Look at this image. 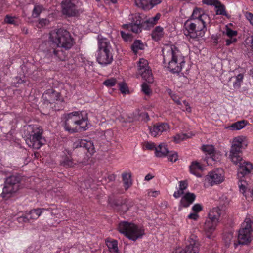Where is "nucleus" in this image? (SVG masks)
Instances as JSON below:
<instances>
[{
	"instance_id": "nucleus-29",
	"label": "nucleus",
	"mask_w": 253,
	"mask_h": 253,
	"mask_svg": "<svg viewBox=\"0 0 253 253\" xmlns=\"http://www.w3.org/2000/svg\"><path fill=\"white\" fill-rule=\"evenodd\" d=\"M164 29L158 26L156 27L152 33V38L155 41H159L164 35Z\"/></svg>"
},
{
	"instance_id": "nucleus-20",
	"label": "nucleus",
	"mask_w": 253,
	"mask_h": 253,
	"mask_svg": "<svg viewBox=\"0 0 253 253\" xmlns=\"http://www.w3.org/2000/svg\"><path fill=\"white\" fill-rule=\"evenodd\" d=\"M60 93L55 91L53 89H49L46 90L42 96V98L45 102L53 103L55 101L60 100Z\"/></svg>"
},
{
	"instance_id": "nucleus-2",
	"label": "nucleus",
	"mask_w": 253,
	"mask_h": 253,
	"mask_svg": "<svg viewBox=\"0 0 253 253\" xmlns=\"http://www.w3.org/2000/svg\"><path fill=\"white\" fill-rule=\"evenodd\" d=\"M162 52L165 67L174 74L180 72L185 61L184 56L179 49L172 45L164 48Z\"/></svg>"
},
{
	"instance_id": "nucleus-37",
	"label": "nucleus",
	"mask_w": 253,
	"mask_h": 253,
	"mask_svg": "<svg viewBox=\"0 0 253 253\" xmlns=\"http://www.w3.org/2000/svg\"><path fill=\"white\" fill-rule=\"evenodd\" d=\"M61 165L65 167H72L75 165V163L70 157L66 156L62 161Z\"/></svg>"
},
{
	"instance_id": "nucleus-12",
	"label": "nucleus",
	"mask_w": 253,
	"mask_h": 253,
	"mask_svg": "<svg viewBox=\"0 0 253 253\" xmlns=\"http://www.w3.org/2000/svg\"><path fill=\"white\" fill-rule=\"evenodd\" d=\"M200 246L198 237L192 234L188 239L185 248L183 249L178 248L176 249L175 253H199Z\"/></svg>"
},
{
	"instance_id": "nucleus-56",
	"label": "nucleus",
	"mask_w": 253,
	"mask_h": 253,
	"mask_svg": "<svg viewBox=\"0 0 253 253\" xmlns=\"http://www.w3.org/2000/svg\"><path fill=\"white\" fill-rule=\"evenodd\" d=\"M49 21L47 19H41L39 20V24L43 27L48 25Z\"/></svg>"
},
{
	"instance_id": "nucleus-64",
	"label": "nucleus",
	"mask_w": 253,
	"mask_h": 253,
	"mask_svg": "<svg viewBox=\"0 0 253 253\" xmlns=\"http://www.w3.org/2000/svg\"><path fill=\"white\" fill-rule=\"evenodd\" d=\"M153 177L151 174H148L145 176V180H147V181H149V180H151V179H152Z\"/></svg>"
},
{
	"instance_id": "nucleus-10",
	"label": "nucleus",
	"mask_w": 253,
	"mask_h": 253,
	"mask_svg": "<svg viewBox=\"0 0 253 253\" xmlns=\"http://www.w3.org/2000/svg\"><path fill=\"white\" fill-rule=\"evenodd\" d=\"M253 239V221L246 219L239 230L238 240L239 244L248 245Z\"/></svg>"
},
{
	"instance_id": "nucleus-16",
	"label": "nucleus",
	"mask_w": 253,
	"mask_h": 253,
	"mask_svg": "<svg viewBox=\"0 0 253 253\" xmlns=\"http://www.w3.org/2000/svg\"><path fill=\"white\" fill-rule=\"evenodd\" d=\"M75 0H64L61 3L62 11L64 15L69 17L76 16L79 11L75 3Z\"/></svg>"
},
{
	"instance_id": "nucleus-58",
	"label": "nucleus",
	"mask_w": 253,
	"mask_h": 253,
	"mask_svg": "<svg viewBox=\"0 0 253 253\" xmlns=\"http://www.w3.org/2000/svg\"><path fill=\"white\" fill-rule=\"evenodd\" d=\"M162 1L161 0H149V5L151 6V9L155 5L160 4Z\"/></svg>"
},
{
	"instance_id": "nucleus-59",
	"label": "nucleus",
	"mask_w": 253,
	"mask_h": 253,
	"mask_svg": "<svg viewBox=\"0 0 253 253\" xmlns=\"http://www.w3.org/2000/svg\"><path fill=\"white\" fill-rule=\"evenodd\" d=\"M188 218L189 219H193L194 220H197L198 219V218H199V215L196 212L191 213L188 215Z\"/></svg>"
},
{
	"instance_id": "nucleus-6",
	"label": "nucleus",
	"mask_w": 253,
	"mask_h": 253,
	"mask_svg": "<svg viewBox=\"0 0 253 253\" xmlns=\"http://www.w3.org/2000/svg\"><path fill=\"white\" fill-rule=\"evenodd\" d=\"M223 211L218 207L213 208L208 214L204 227L205 234L208 238L213 239L214 237L213 233L219 222V218Z\"/></svg>"
},
{
	"instance_id": "nucleus-26",
	"label": "nucleus",
	"mask_w": 253,
	"mask_h": 253,
	"mask_svg": "<svg viewBox=\"0 0 253 253\" xmlns=\"http://www.w3.org/2000/svg\"><path fill=\"white\" fill-rule=\"evenodd\" d=\"M169 152L167 145L162 143L156 148L155 155L158 157H164L166 156Z\"/></svg>"
},
{
	"instance_id": "nucleus-18",
	"label": "nucleus",
	"mask_w": 253,
	"mask_h": 253,
	"mask_svg": "<svg viewBox=\"0 0 253 253\" xmlns=\"http://www.w3.org/2000/svg\"><path fill=\"white\" fill-rule=\"evenodd\" d=\"M237 176L239 179H241L249 174L253 168V165L249 162L242 161L238 163Z\"/></svg>"
},
{
	"instance_id": "nucleus-28",
	"label": "nucleus",
	"mask_w": 253,
	"mask_h": 253,
	"mask_svg": "<svg viewBox=\"0 0 253 253\" xmlns=\"http://www.w3.org/2000/svg\"><path fill=\"white\" fill-rule=\"evenodd\" d=\"M106 244L111 253H119L118 242L117 240H113L110 241L106 240Z\"/></svg>"
},
{
	"instance_id": "nucleus-50",
	"label": "nucleus",
	"mask_w": 253,
	"mask_h": 253,
	"mask_svg": "<svg viewBox=\"0 0 253 253\" xmlns=\"http://www.w3.org/2000/svg\"><path fill=\"white\" fill-rule=\"evenodd\" d=\"M226 34L229 38H234V37L237 36V32L236 31L233 30L229 28H227L226 29Z\"/></svg>"
},
{
	"instance_id": "nucleus-53",
	"label": "nucleus",
	"mask_w": 253,
	"mask_h": 253,
	"mask_svg": "<svg viewBox=\"0 0 253 253\" xmlns=\"http://www.w3.org/2000/svg\"><path fill=\"white\" fill-rule=\"evenodd\" d=\"M245 17L249 21L250 24L253 26V14L251 12H246Z\"/></svg>"
},
{
	"instance_id": "nucleus-44",
	"label": "nucleus",
	"mask_w": 253,
	"mask_h": 253,
	"mask_svg": "<svg viewBox=\"0 0 253 253\" xmlns=\"http://www.w3.org/2000/svg\"><path fill=\"white\" fill-rule=\"evenodd\" d=\"M156 146L154 143L152 142H146L144 144L143 148L147 150H155L156 151Z\"/></svg>"
},
{
	"instance_id": "nucleus-27",
	"label": "nucleus",
	"mask_w": 253,
	"mask_h": 253,
	"mask_svg": "<svg viewBox=\"0 0 253 253\" xmlns=\"http://www.w3.org/2000/svg\"><path fill=\"white\" fill-rule=\"evenodd\" d=\"M188 183L187 181L183 180L179 182V189L175 191L173 194V196L175 198H179L184 194V191L187 189Z\"/></svg>"
},
{
	"instance_id": "nucleus-63",
	"label": "nucleus",
	"mask_w": 253,
	"mask_h": 253,
	"mask_svg": "<svg viewBox=\"0 0 253 253\" xmlns=\"http://www.w3.org/2000/svg\"><path fill=\"white\" fill-rule=\"evenodd\" d=\"M116 178V175L115 174H111L108 176V179L109 181H113Z\"/></svg>"
},
{
	"instance_id": "nucleus-54",
	"label": "nucleus",
	"mask_w": 253,
	"mask_h": 253,
	"mask_svg": "<svg viewBox=\"0 0 253 253\" xmlns=\"http://www.w3.org/2000/svg\"><path fill=\"white\" fill-rule=\"evenodd\" d=\"M121 35L122 38L125 41H127L131 38L130 34L128 33H126L123 31L121 32Z\"/></svg>"
},
{
	"instance_id": "nucleus-45",
	"label": "nucleus",
	"mask_w": 253,
	"mask_h": 253,
	"mask_svg": "<svg viewBox=\"0 0 253 253\" xmlns=\"http://www.w3.org/2000/svg\"><path fill=\"white\" fill-rule=\"evenodd\" d=\"M239 187L240 188V191L245 196H247L246 193H248V189H247L246 185L242 183L243 181L239 179Z\"/></svg>"
},
{
	"instance_id": "nucleus-5",
	"label": "nucleus",
	"mask_w": 253,
	"mask_h": 253,
	"mask_svg": "<svg viewBox=\"0 0 253 253\" xmlns=\"http://www.w3.org/2000/svg\"><path fill=\"white\" fill-rule=\"evenodd\" d=\"M97 39V61L99 64L104 66L110 64L113 60V49L110 41L101 35H98Z\"/></svg>"
},
{
	"instance_id": "nucleus-33",
	"label": "nucleus",
	"mask_w": 253,
	"mask_h": 253,
	"mask_svg": "<svg viewBox=\"0 0 253 253\" xmlns=\"http://www.w3.org/2000/svg\"><path fill=\"white\" fill-rule=\"evenodd\" d=\"M242 155V154L239 153H232L229 152V158L231 161L235 165H238L239 162L243 160Z\"/></svg>"
},
{
	"instance_id": "nucleus-34",
	"label": "nucleus",
	"mask_w": 253,
	"mask_h": 253,
	"mask_svg": "<svg viewBox=\"0 0 253 253\" xmlns=\"http://www.w3.org/2000/svg\"><path fill=\"white\" fill-rule=\"evenodd\" d=\"M132 51L136 54L140 50L144 49V44L140 40H136L131 45Z\"/></svg>"
},
{
	"instance_id": "nucleus-32",
	"label": "nucleus",
	"mask_w": 253,
	"mask_h": 253,
	"mask_svg": "<svg viewBox=\"0 0 253 253\" xmlns=\"http://www.w3.org/2000/svg\"><path fill=\"white\" fill-rule=\"evenodd\" d=\"M247 125V121L242 120L238 121L232 124L229 127L231 130H240L244 128Z\"/></svg>"
},
{
	"instance_id": "nucleus-14",
	"label": "nucleus",
	"mask_w": 253,
	"mask_h": 253,
	"mask_svg": "<svg viewBox=\"0 0 253 253\" xmlns=\"http://www.w3.org/2000/svg\"><path fill=\"white\" fill-rule=\"evenodd\" d=\"M205 180L211 186L222 183L224 180L223 169L218 168L210 171L206 176Z\"/></svg>"
},
{
	"instance_id": "nucleus-19",
	"label": "nucleus",
	"mask_w": 253,
	"mask_h": 253,
	"mask_svg": "<svg viewBox=\"0 0 253 253\" xmlns=\"http://www.w3.org/2000/svg\"><path fill=\"white\" fill-rule=\"evenodd\" d=\"M109 203L112 207L123 212H126L133 205L132 201L126 200H113L110 201Z\"/></svg>"
},
{
	"instance_id": "nucleus-39",
	"label": "nucleus",
	"mask_w": 253,
	"mask_h": 253,
	"mask_svg": "<svg viewBox=\"0 0 253 253\" xmlns=\"http://www.w3.org/2000/svg\"><path fill=\"white\" fill-rule=\"evenodd\" d=\"M169 161L171 162H175L178 160L177 153L174 151H169L167 156Z\"/></svg>"
},
{
	"instance_id": "nucleus-48",
	"label": "nucleus",
	"mask_w": 253,
	"mask_h": 253,
	"mask_svg": "<svg viewBox=\"0 0 253 253\" xmlns=\"http://www.w3.org/2000/svg\"><path fill=\"white\" fill-rule=\"evenodd\" d=\"M142 90L146 95H149L151 93V90L150 86L146 83H143L142 85Z\"/></svg>"
},
{
	"instance_id": "nucleus-46",
	"label": "nucleus",
	"mask_w": 253,
	"mask_h": 253,
	"mask_svg": "<svg viewBox=\"0 0 253 253\" xmlns=\"http://www.w3.org/2000/svg\"><path fill=\"white\" fill-rule=\"evenodd\" d=\"M15 17H12L9 16V15H7L5 17L4 22L7 24H13L16 25L17 24V22L15 21Z\"/></svg>"
},
{
	"instance_id": "nucleus-23",
	"label": "nucleus",
	"mask_w": 253,
	"mask_h": 253,
	"mask_svg": "<svg viewBox=\"0 0 253 253\" xmlns=\"http://www.w3.org/2000/svg\"><path fill=\"white\" fill-rule=\"evenodd\" d=\"M196 196L194 193L187 192L181 198V206L183 207H188L195 200Z\"/></svg>"
},
{
	"instance_id": "nucleus-40",
	"label": "nucleus",
	"mask_w": 253,
	"mask_h": 253,
	"mask_svg": "<svg viewBox=\"0 0 253 253\" xmlns=\"http://www.w3.org/2000/svg\"><path fill=\"white\" fill-rule=\"evenodd\" d=\"M159 130V132L161 134L164 132H166L169 129V126L167 123H159L156 125Z\"/></svg>"
},
{
	"instance_id": "nucleus-61",
	"label": "nucleus",
	"mask_w": 253,
	"mask_h": 253,
	"mask_svg": "<svg viewBox=\"0 0 253 253\" xmlns=\"http://www.w3.org/2000/svg\"><path fill=\"white\" fill-rule=\"evenodd\" d=\"M197 170H198L197 169H190V171L191 173H192L198 177H200V175L198 174Z\"/></svg>"
},
{
	"instance_id": "nucleus-3",
	"label": "nucleus",
	"mask_w": 253,
	"mask_h": 253,
	"mask_svg": "<svg viewBox=\"0 0 253 253\" xmlns=\"http://www.w3.org/2000/svg\"><path fill=\"white\" fill-rule=\"evenodd\" d=\"M64 129L70 133L78 132L79 129L86 130L89 125L87 113L85 111H73L63 116Z\"/></svg>"
},
{
	"instance_id": "nucleus-62",
	"label": "nucleus",
	"mask_w": 253,
	"mask_h": 253,
	"mask_svg": "<svg viewBox=\"0 0 253 253\" xmlns=\"http://www.w3.org/2000/svg\"><path fill=\"white\" fill-rule=\"evenodd\" d=\"M183 103L186 107L185 110L188 112H190L191 109L188 103L186 100H184L183 101Z\"/></svg>"
},
{
	"instance_id": "nucleus-42",
	"label": "nucleus",
	"mask_w": 253,
	"mask_h": 253,
	"mask_svg": "<svg viewBox=\"0 0 253 253\" xmlns=\"http://www.w3.org/2000/svg\"><path fill=\"white\" fill-rule=\"evenodd\" d=\"M116 83V80L114 78H110L104 81L103 84L107 87L114 86Z\"/></svg>"
},
{
	"instance_id": "nucleus-11",
	"label": "nucleus",
	"mask_w": 253,
	"mask_h": 253,
	"mask_svg": "<svg viewBox=\"0 0 253 253\" xmlns=\"http://www.w3.org/2000/svg\"><path fill=\"white\" fill-rule=\"evenodd\" d=\"M45 212H49L51 215L54 214L53 210L51 208H36L25 212L24 215L17 218L19 223L30 222L31 220L37 219L39 217Z\"/></svg>"
},
{
	"instance_id": "nucleus-4",
	"label": "nucleus",
	"mask_w": 253,
	"mask_h": 253,
	"mask_svg": "<svg viewBox=\"0 0 253 253\" xmlns=\"http://www.w3.org/2000/svg\"><path fill=\"white\" fill-rule=\"evenodd\" d=\"M25 137L27 144L34 149H39L46 143L43 136V130L38 125H30L24 126Z\"/></svg>"
},
{
	"instance_id": "nucleus-21",
	"label": "nucleus",
	"mask_w": 253,
	"mask_h": 253,
	"mask_svg": "<svg viewBox=\"0 0 253 253\" xmlns=\"http://www.w3.org/2000/svg\"><path fill=\"white\" fill-rule=\"evenodd\" d=\"M245 138L242 136H238L233 139L230 152L232 153H237L242 154V148L244 144Z\"/></svg>"
},
{
	"instance_id": "nucleus-13",
	"label": "nucleus",
	"mask_w": 253,
	"mask_h": 253,
	"mask_svg": "<svg viewBox=\"0 0 253 253\" xmlns=\"http://www.w3.org/2000/svg\"><path fill=\"white\" fill-rule=\"evenodd\" d=\"M137 71L139 75L146 82L151 83L153 81V77L151 70L149 66L148 62L144 58H140L137 63Z\"/></svg>"
},
{
	"instance_id": "nucleus-7",
	"label": "nucleus",
	"mask_w": 253,
	"mask_h": 253,
	"mask_svg": "<svg viewBox=\"0 0 253 253\" xmlns=\"http://www.w3.org/2000/svg\"><path fill=\"white\" fill-rule=\"evenodd\" d=\"M119 232L132 241L141 238L144 235V230L134 223L127 221L121 222L118 227Z\"/></svg>"
},
{
	"instance_id": "nucleus-41",
	"label": "nucleus",
	"mask_w": 253,
	"mask_h": 253,
	"mask_svg": "<svg viewBox=\"0 0 253 253\" xmlns=\"http://www.w3.org/2000/svg\"><path fill=\"white\" fill-rule=\"evenodd\" d=\"M149 128L151 135L154 137H156L161 134V133L159 132V130L156 125L153 126H149Z\"/></svg>"
},
{
	"instance_id": "nucleus-36",
	"label": "nucleus",
	"mask_w": 253,
	"mask_h": 253,
	"mask_svg": "<svg viewBox=\"0 0 253 253\" xmlns=\"http://www.w3.org/2000/svg\"><path fill=\"white\" fill-rule=\"evenodd\" d=\"M244 75L243 74H239L236 76L235 81L233 83V85L235 89H238L240 87L241 83L243 82Z\"/></svg>"
},
{
	"instance_id": "nucleus-1",
	"label": "nucleus",
	"mask_w": 253,
	"mask_h": 253,
	"mask_svg": "<svg viewBox=\"0 0 253 253\" xmlns=\"http://www.w3.org/2000/svg\"><path fill=\"white\" fill-rule=\"evenodd\" d=\"M74 43L73 38L67 30L62 28L56 29L50 32L48 45L43 52L45 57L48 59L65 61L68 58V50Z\"/></svg>"
},
{
	"instance_id": "nucleus-25",
	"label": "nucleus",
	"mask_w": 253,
	"mask_h": 253,
	"mask_svg": "<svg viewBox=\"0 0 253 253\" xmlns=\"http://www.w3.org/2000/svg\"><path fill=\"white\" fill-rule=\"evenodd\" d=\"M161 16V14L158 13L154 17L147 18L145 20L142 19L145 26V29H148L155 25L160 19Z\"/></svg>"
},
{
	"instance_id": "nucleus-60",
	"label": "nucleus",
	"mask_w": 253,
	"mask_h": 253,
	"mask_svg": "<svg viewBox=\"0 0 253 253\" xmlns=\"http://www.w3.org/2000/svg\"><path fill=\"white\" fill-rule=\"evenodd\" d=\"M171 98L172 99V100L174 101V102L176 103L177 105H182V103L180 102L178 96L173 94V95H171Z\"/></svg>"
},
{
	"instance_id": "nucleus-30",
	"label": "nucleus",
	"mask_w": 253,
	"mask_h": 253,
	"mask_svg": "<svg viewBox=\"0 0 253 253\" xmlns=\"http://www.w3.org/2000/svg\"><path fill=\"white\" fill-rule=\"evenodd\" d=\"M124 187L127 190L132 185L131 175L129 173H123L122 175Z\"/></svg>"
},
{
	"instance_id": "nucleus-55",
	"label": "nucleus",
	"mask_w": 253,
	"mask_h": 253,
	"mask_svg": "<svg viewBox=\"0 0 253 253\" xmlns=\"http://www.w3.org/2000/svg\"><path fill=\"white\" fill-rule=\"evenodd\" d=\"M237 41V40L236 38H229V39L226 40V45L229 46L231 44L235 43Z\"/></svg>"
},
{
	"instance_id": "nucleus-51",
	"label": "nucleus",
	"mask_w": 253,
	"mask_h": 253,
	"mask_svg": "<svg viewBox=\"0 0 253 253\" xmlns=\"http://www.w3.org/2000/svg\"><path fill=\"white\" fill-rule=\"evenodd\" d=\"M189 169H197V170H202V168L201 166L200 165V164L198 162H193L192 163V164L190 165Z\"/></svg>"
},
{
	"instance_id": "nucleus-35",
	"label": "nucleus",
	"mask_w": 253,
	"mask_h": 253,
	"mask_svg": "<svg viewBox=\"0 0 253 253\" xmlns=\"http://www.w3.org/2000/svg\"><path fill=\"white\" fill-rule=\"evenodd\" d=\"M43 10L44 8L42 5H35L32 11V16L33 18H37Z\"/></svg>"
},
{
	"instance_id": "nucleus-17",
	"label": "nucleus",
	"mask_w": 253,
	"mask_h": 253,
	"mask_svg": "<svg viewBox=\"0 0 253 253\" xmlns=\"http://www.w3.org/2000/svg\"><path fill=\"white\" fill-rule=\"evenodd\" d=\"M190 20L192 21H199L198 23L203 25L206 26L207 23H210V17L205 14L204 10L200 8H195L192 12Z\"/></svg>"
},
{
	"instance_id": "nucleus-52",
	"label": "nucleus",
	"mask_w": 253,
	"mask_h": 253,
	"mask_svg": "<svg viewBox=\"0 0 253 253\" xmlns=\"http://www.w3.org/2000/svg\"><path fill=\"white\" fill-rule=\"evenodd\" d=\"M202 210V207L199 204H196L192 207V210L197 213L201 211Z\"/></svg>"
},
{
	"instance_id": "nucleus-15",
	"label": "nucleus",
	"mask_w": 253,
	"mask_h": 253,
	"mask_svg": "<svg viewBox=\"0 0 253 253\" xmlns=\"http://www.w3.org/2000/svg\"><path fill=\"white\" fill-rule=\"evenodd\" d=\"M132 22L129 24H124L123 26L130 29L133 32L139 33L142 29H145V26L142 21V17L139 14H132L131 15Z\"/></svg>"
},
{
	"instance_id": "nucleus-8",
	"label": "nucleus",
	"mask_w": 253,
	"mask_h": 253,
	"mask_svg": "<svg viewBox=\"0 0 253 253\" xmlns=\"http://www.w3.org/2000/svg\"><path fill=\"white\" fill-rule=\"evenodd\" d=\"M199 21L188 19L184 23L183 33L187 38L196 39L203 37L206 31V26L198 23Z\"/></svg>"
},
{
	"instance_id": "nucleus-31",
	"label": "nucleus",
	"mask_w": 253,
	"mask_h": 253,
	"mask_svg": "<svg viewBox=\"0 0 253 253\" xmlns=\"http://www.w3.org/2000/svg\"><path fill=\"white\" fill-rule=\"evenodd\" d=\"M135 5L145 10H150L151 6L149 5V0H134Z\"/></svg>"
},
{
	"instance_id": "nucleus-24",
	"label": "nucleus",
	"mask_w": 253,
	"mask_h": 253,
	"mask_svg": "<svg viewBox=\"0 0 253 253\" xmlns=\"http://www.w3.org/2000/svg\"><path fill=\"white\" fill-rule=\"evenodd\" d=\"M201 149L206 155H208V159H211L213 161H216L215 151L213 145H203Z\"/></svg>"
},
{
	"instance_id": "nucleus-22",
	"label": "nucleus",
	"mask_w": 253,
	"mask_h": 253,
	"mask_svg": "<svg viewBox=\"0 0 253 253\" xmlns=\"http://www.w3.org/2000/svg\"><path fill=\"white\" fill-rule=\"evenodd\" d=\"M74 146L75 148L83 147L86 149L90 154L94 153V146L90 141L83 139L78 140L74 143Z\"/></svg>"
},
{
	"instance_id": "nucleus-47",
	"label": "nucleus",
	"mask_w": 253,
	"mask_h": 253,
	"mask_svg": "<svg viewBox=\"0 0 253 253\" xmlns=\"http://www.w3.org/2000/svg\"><path fill=\"white\" fill-rule=\"evenodd\" d=\"M216 14L225 16H227L228 14L226 12L224 5H221L220 6H219L218 7V8L216 11Z\"/></svg>"
},
{
	"instance_id": "nucleus-49",
	"label": "nucleus",
	"mask_w": 253,
	"mask_h": 253,
	"mask_svg": "<svg viewBox=\"0 0 253 253\" xmlns=\"http://www.w3.org/2000/svg\"><path fill=\"white\" fill-rule=\"evenodd\" d=\"M120 90L122 93H126L128 92V89L127 85L123 83L119 84Z\"/></svg>"
},
{
	"instance_id": "nucleus-38",
	"label": "nucleus",
	"mask_w": 253,
	"mask_h": 253,
	"mask_svg": "<svg viewBox=\"0 0 253 253\" xmlns=\"http://www.w3.org/2000/svg\"><path fill=\"white\" fill-rule=\"evenodd\" d=\"M188 138H189V136L185 133L177 134L173 137L174 141L177 143Z\"/></svg>"
},
{
	"instance_id": "nucleus-57",
	"label": "nucleus",
	"mask_w": 253,
	"mask_h": 253,
	"mask_svg": "<svg viewBox=\"0 0 253 253\" xmlns=\"http://www.w3.org/2000/svg\"><path fill=\"white\" fill-rule=\"evenodd\" d=\"M160 194L159 191H153L152 190H149L148 191V195L149 196H152L153 197H157Z\"/></svg>"
},
{
	"instance_id": "nucleus-9",
	"label": "nucleus",
	"mask_w": 253,
	"mask_h": 253,
	"mask_svg": "<svg viewBox=\"0 0 253 253\" xmlns=\"http://www.w3.org/2000/svg\"><path fill=\"white\" fill-rule=\"evenodd\" d=\"M20 181L21 177L17 174L10 175L6 177L1 197L5 199L11 197L19 190Z\"/></svg>"
},
{
	"instance_id": "nucleus-43",
	"label": "nucleus",
	"mask_w": 253,
	"mask_h": 253,
	"mask_svg": "<svg viewBox=\"0 0 253 253\" xmlns=\"http://www.w3.org/2000/svg\"><path fill=\"white\" fill-rule=\"evenodd\" d=\"M204 4L208 5H213L217 7L218 4H220V2L217 0H203Z\"/></svg>"
}]
</instances>
